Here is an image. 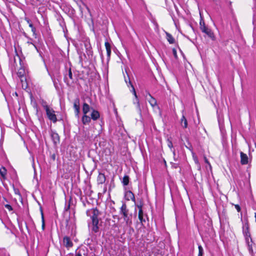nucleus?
I'll return each mask as SVG.
<instances>
[{"instance_id": "nucleus-1", "label": "nucleus", "mask_w": 256, "mask_h": 256, "mask_svg": "<svg viewBox=\"0 0 256 256\" xmlns=\"http://www.w3.org/2000/svg\"><path fill=\"white\" fill-rule=\"evenodd\" d=\"M86 214L88 216H90L91 218L92 231L94 232H98L99 230L98 226L99 222L98 216L100 215L99 211L96 208H92L87 210Z\"/></svg>"}, {"instance_id": "nucleus-2", "label": "nucleus", "mask_w": 256, "mask_h": 256, "mask_svg": "<svg viewBox=\"0 0 256 256\" xmlns=\"http://www.w3.org/2000/svg\"><path fill=\"white\" fill-rule=\"evenodd\" d=\"M120 213L122 214L125 222L124 226L130 227L132 224V214H129V210L125 203H123L120 208Z\"/></svg>"}, {"instance_id": "nucleus-3", "label": "nucleus", "mask_w": 256, "mask_h": 256, "mask_svg": "<svg viewBox=\"0 0 256 256\" xmlns=\"http://www.w3.org/2000/svg\"><path fill=\"white\" fill-rule=\"evenodd\" d=\"M14 61L15 69L16 68H19L17 72V74L18 76L20 78L21 82H22L24 80H25L24 75L26 72L24 66L22 64V60L18 54H16L14 58Z\"/></svg>"}, {"instance_id": "nucleus-4", "label": "nucleus", "mask_w": 256, "mask_h": 256, "mask_svg": "<svg viewBox=\"0 0 256 256\" xmlns=\"http://www.w3.org/2000/svg\"><path fill=\"white\" fill-rule=\"evenodd\" d=\"M42 106L46 112V114L48 118L54 123H56L58 120L55 114V111L46 104H42Z\"/></svg>"}, {"instance_id": "nucleus-5", "label": "nucleus", "mask_w": 256, "mask_h": 256, "mask_svg": "<svg viewBox=\"0 0 256 256\" xmlns=\"http://www.w3.org/2000/svg\"><path fill=\"white\" fill-rule=\"evenodd\" d=\"M243 234L245 237L246 240L248 243L250 248L252 249V247L250 248V244H249V239L252 241V238L250 237V234L249 232V226L248 224L247 223H246L243 226Z\"/></svg>"}, {"instance_id": "nucleus-6", "label": "nucleus", "mask_w": 256, "mask_h": 256, "mask_svg": "<svg viewBox=\"0 0 256 256\" xmlns=\"http://www.w3.org/2000/svg\"><path fill=\"white\" fill-rule=\"evenodd\" d=\"M130 84L132 86V92H133V94H134V96H135V99L134 100V102H134V104H136V108L138 110V111L139 114L141 116L142 115V110H141V108H140L139 100L138 99V96H137L136 94V90H134V87L132 84L130 82Z\"/></svg>"}, {"instance_id": "nucleus-7", "label": "nucleus", "mask_w": 256, "mask_h": 256, "mask_svg": "<svg viewBox=\"0 0 256 256\" xmlns=\"http://www.w3.org/2000/svg\"><path fill=\"white\" fill-rule=\"evenodd\" d=\"M202 32L204 34H206L208 37L211 38H214V34L212 32V30L206 26H203L200 28Z\"/></svg>"}, {"instance_id": "nucleus-8", "label": "nucleus", "mask_w": 256, "mask_h": 256, "mask_svg": "<svg viewBox=\"0 0 256 256\" xmlns=\"http://www.w3.org/2000/svg\"><path fill=\"white\" fill-rule=\"evenodd\" d=\"M240 163L242 165H246L248 163V158L246 154L241 152H240Z\"/></svg>"}, {"instance_id": "nucleus-9", "label": "nucleus", "mask_w": 256, "mask_h": 256, "mask_svg": "<svg viewBox=\"0 0 256 256\" xmlns=\"http://www.w3.org/2000/svg\"><path fill=\"white\" fill-rule=\"evenodd\" d=\"M65 80H66V82L67 84H69L70 83L72 82L74 80L71 68H70L68 69V76H65Z\"/></svg>"}, {"instance_id": "nucleus-10", "label": "nucleus", "mask_w": 256, "mask_h": 256, "mask_svg": "<svg viewBox=\"0 0 256 256\" xmlns=\"http://www.w3.org/2000/svg\"><path fill=\"white\" fill-rule=\"evenodd\" d=\"M79 102L80 100L79 98H76L74 102V112L76 115L78 116V114L80 112V106H79Z\"/></svg>"}, {"instance_id": "nucleus-11", "label": "nucleus", "mask_w": 256, "mask_h": 256, "mask_svg": "<svg viewBox=\"0 0 256 256\" xmlns=\"http://www.w3.org/2000/svg\"><path fill=\"white\" fill-rule=\"evenodd\" d=\"M150 98L148 100L149 103L150 104V106L154 108H157L158 109H159V107L158 106L157 104V102L156 100L152 97L150 94H148Z\"/></svg>"}, {"instance_id": "nucleus-12", "label": "nucleus", "mask_w": 256, "mask_h": 256, "mask_svg": "<svg viewBox=\"0 0 256 256\" xmlns=\"http://www.w3.org/2000/svg\"><path fill=\"white\" fill-rule=\"evenodd\" d=\"M125 196L126 198V200H132L133 202H135L136 200L134 195L130 190H128L126 192Z\"/></svg>"}, {"instance_id": "nucleus-13", "label": "nucleus", "mask_w": 256, "mask_h": 256, "mask_svg": "<svg viewBox=\"0 0 256 256\" xmlns=\"http://www.w3.org/2000/svg\"><path fill=\"white\" fill-rule=\"evenodd\" d=\"M64 244L66 248H70L72 246V242L70 238L65 236L63 240Z\"/></svg>"}, {"instance_id": "nucleus-14", "label": "nucleus", "mask_w": 256, "mask_h": 256, "mask_svg": "<svg viewBox=\"0 0 256 256\" xmlns=\"http://www.w3.org/2000/svg\"><path fill=\"white\" fill-rule=\"evenodd\" d=\"M100 116L99 112L98 110H93L90 114L91 118L94 120H96L100 118Z\"/></svg>"}, {"instance_id": "nucleus-15", "label": "nucleus", "mask_w": 256, "mask_h": 256, "mask_svg": "<svg viewBox=\"0 0 256 256\" xmlns=\"http://www.w3.org/2000/svg\"><path fill=\"white\" fill-rule=\"evenodd\" d=\"M91 119V118L87 116L86 114H84L82 118V121L84 124H90Z\"/></svg>"}, {"instance_id": "nucleus-16", "label": "nucleus", "mask_w": 256, "mask_h": 256, "mask_svg": "<svg viewBox=\"0 0 256 256\" xmlns=\"http://www.w3.org/2000/svg\"><path fill=\"white\" fill-rule=\"evenodd\" d=\"M52 138L55 144L59 142L60 137L58 134L56 132H52L51 134Z\"/></svg>"}, {"instance_id": "nucleus-17", "label": "nucleus", "mask_w": 256, "mask_h": 256, "mask_svg": "<svg viewBox=\"0 0 256 256\" xmlns=\"http://www.w3.org/2000/svg\"><path fill=\"white\" fill-rule=\"evenodd\" d=\"M180 124L184 128H186L188 126V122L184 114L180 119Z\"/></svg>"}, {"instance_id": "nucleus-18", "label": "nucleus", "mask_w": 256, "mask_h": 256, "mask_svg": "<svg viewBox=\"0 0 256 256\" xmlns=\"http://www.w3.org/2000/svg\"><path fill=\"white\" fill-rule=\"evenodd\" d=\"M98 181L99 184H102L106 181V177L104 174H100L98 177Z\"/></svg>"}, {"instance_id": "nucleus-19", "label": "nucleus", "mask_w": 256, "mask_h": 256, "mask_svg": "<svg viewBox=\"0 0 256 256\" xmlns=\"http://www.w3.org/2000/svg\"><path fill=\"white\" fill-rule=\"evenodd\" d=\"M90 110V106L86 103H84L82 106V112L84 114H87Z\"/></svg>"}, {"instance_id": "nucleus-20", "label": "nucleus", "mask_w": 256, "mask_h": 256, "mask_svg": "<svg viewBox=\"0 0 256 256\" xmlns=\"http://www.w3.org/2000/svg\"><path fill=\"white\" fill-rule=\"evenodd\" d=\"M138 218L142 224L146 222L144 218V212L142 210H138Z\"/></svg>"}, {"instance_id": "nucleus-21", "label": "nucleus", "mask_w": 256, "mask_h": 256, "mask_svg": "<svg viewBox=\"0 0 256 256\" xmlns=\"http://www.w3.org/2000/svg\"><path fill=\"white\" fill-rule=\"evenodd\" d=\"M166 39L170 44H174V39L172 36L169 33L166 32Z\"/></svg>"}, {"instance_id": "nucleus-22", "label": "nucleus", "mask_w": 256, "mask_h": 256, "mask_svg": "<svg viewBox=\"0 0 256 256\" xmlns=\"http://www.w3.org/2000/svg\"><path fill=\"white\" fill-rule=\"evenodd\" d=\"M122 183L124 186L128 185L129 183V177L128 176H124Z\"/></svg>"}, {"instance_id": "nucleus-23", "label": "nucleus", "mask_w": 256, "mask_h": 256, "mask_svg": "<svg viewBox=\"0 0 256 256\" xmlns=\"http://www.w3.org/2000/svg\"><path fill=\"white\" fill-rule=\"evenodd\" d=\"M6 174V170L5 168L2 167V168L0 169V174L3 178L4 177Z\"/></svg>"}, {"instance_id": "nucleus-24", "label": "nucleus", "mask_w": 256, "mask_h": 256, "mask_svg": "<svg viewBox=\"0 0 256 256\" xmlns=\"http://www.w3.org/2000/svg\"><path fill=\"white\" fill-rule=\"evenodd\" d=\"M198 256H202V254H204V250L202 247L200 246H198Z\"/></svg>"}, {"instance_id": "nucleus-25", "label": "nucleus", "mask_w": 256, "mask_h": 256, "mask_svg": "<svg viewBox=\"0 0 256 256\" xmlns=\"http://www.w3.org/2000/svg\"><path fill=\"white\" fill-rule=\"evenodd\" d=\"M42 229L44 230L45 227L44 220V217L43 212H42Z\"/></svg>"}, {"instance_id": "nucleus-26", "label": "nucleus", "mask_w": 256, "mask_h": 256, "mask_svg": "<svg viewBox=\"0 0 256 256\" xmlns=\"http://www.w3.org/2000/svg\"><path fill=\"white\" fill-rule=\"evenodd\" d=\"M200 29L203 27V26H206V25L205 24V23L204 22V20H202V19H201L200 20Z\"/></svg>"}, {"instance_id": "nucleus-27", "label": "nucleus", "mask_w": 256, "mask_h": 256, "mask_svg": "<svg viewBox=\"0 0 256 256\" xmlns=\"http://www.w3.org/2000/svg\"><path fill=\"white\" fill-rule=\"evenodd\" d=\"M4 206L5 208L8 209L9 211H12V206L8 204H4Z\"/></svg>"}, {"instance_id": "nucleus-28", "label": "nucleus", "mask_w": 256, "mask_h": 256, "mask_svg": "<svg viewBox=\"0 0 256 256\" xmlns=\"http://www.w3.org/2000/svg\"><path fill=\"white\" fill-rule=\"evenodd\" d=\"M104 45H105V46H106V50H108V49H110V44L108 42H105V44H104Z\"/></svg>"}, {"instance_id": "nucleus-29", "label": "nucleus", "mask_w": 256, "mask_h": 256, "mask_svg": "<svg viewBox=\"0 0 256 256\" xmlns=\"http://www.w3.org/2000/svg\"><path fill=\"white\" fill-rule=\"evenodd\" d=\"M168 145L170 148L171 150H172V143L171 141L168 140Z\"/></svg>"}, {"instance_id": "nucleus-30", "label": "nucleus", "mask_w": 256, "mask_h": 256, "mask_svg": "<svg viewBox=\"0 0 256 256\" xmlns=\"http://www.w3.org/2000/svg\"><path fill=\"white\" fill-rule=\"evenodd\" d=\"M235 208H236V210H237V211L238 212H240V207L239 205L238 204H236L235 205Z\"/></svg>"}, {"instance_id": "nucleus-31", "label": "nucleus", "mask_w": 256, "mask_h": 256, "mask_svg": "<svg viewBox=\"0 0 256 256\" xmlns=\"http://www.w3.org/2000/svg\"><path fill=\"white\" fill-rule=\"evenodd\" d=\"M106 54L108 57H110L111 54V48L106 50Z\"/></svg>"}, {"instance_id": "nucleus-32", "label": "nucleus", "mask_w": 256, "mask_h": 256, "mask_svg": "<svg viewBox=\"0 0 256 256\" xmlns=\"http://www.w3.org/2000/svg\"><path fill=\"white\" fill-rule=\"evenodd\" d=\"M32 31L33 33V35L36 36V29L35 28H32Z\"/></svg>"}, {"instance_id": "nucleus-33", "label": "nucleus", "mask_w": 256, "mask_h": 256, "mask_svg": "<svg viewBox=\"0 0 256 256\" xmlns=\"http://www.w3.org/2000/svg\"><path fill=\"white\" fill-rule=\"evenodd\" d=\"M172 52H173V54H174V57L176 58L177 57L176 51V50L174 48L172 50Z\"/></svg>"}, {"instance_id": "nucleus-34", "label": "nucleus", "mask_w": 256, "mask_h": 256, "mask_svg": "<svg viewBox=\"0 0 256 256\" xmlns=\"http://www.w3.org/2000/svg\"><path fill=\"white\" fill-rule=\"evenodd\" d=\"M25 20L26 21L28 24L29 25H30V24H32L31 21H30V20L29 18H25Z\"/></svg>"}, {"instance_id": "nucleus-35", "label": "nucleus", "mask_w": 256, "mask_h": 256, "mask_svg": "<svg viewBox=\"0 0 256 256\" xmlns=\"http://www.w3.org/2000/svg\"><path fill=\"white\" fill-rule=\"evenodd\" d=\"M137 207L138 208V210H142V204L137 205Z\"/></svg>"}, {"instance_id": "nucleus-36", "label": "nucleus", "mask_w": 256, "mask_h": 256, "mask_svg": "<svg viewBox=\"0 0 256 256\" xmlns=\"http://www.w3.org/2000/svg\"><path fill=\"white\" fill-rule=\"evenodd\" d=\"M75 256H82V254L80 252H76Z\"/></svg>"}, {"instance_id": "nucleus-37", "label": "nucleus", "mask_w": 256, "mask_h": 256, "mask_svg": "<svg viewBox=\"0 0 256 256\" xmlns=\"http://www.w3.org/2000/svg\"><path fill=\"white\" fill-rule=\"evenodd\" d=\"M172 153H173V154H174V160H176V158H175V156H176V153H175V150H172Z\"/></svg>"}, {"instance_id": "nucleus-38", "label": "nucleus", "mask_w": 256, "mask_h": 256, "mask_svg": "<svg viewBox=\"0 0 256 256\" xmlns=\"http://www.w3.org/2000/svg\"><path fill=\"white\" fill-rule=\"evenodd\" d=\"M29 26L31 28H34L32 23L30 24Z\"/></svg>"}, {"instance_id": "nucleus-39", "label": "nucleus", "mask_w": 256, "mask_h": 256, "mask_svg": "<svg viewBox=\"0 0 256 256\" xmlns=\"http://www.w3.org/2000/svg\"><path fill=\"white\" fill-rule=\"evenodd\" d=\"M55 158H56V156H55V154H53L52 156V158L54 160H55Z\"/></svg>"}, {"instance_id": "nucleus-40", "label": "nucleus", "mask_w": 256, "mask_h": 256, "mask_svg": "<svg viewBox=\"0 0 256 256\" xmlns=\"http://www.w3.org/2000/svg\"><path fill=\"white\" fill-rule=\"evenodd\" d=\"M254 217H255V218H256V213L254 214Z\"/></svg>"}, {"instance_id": "nucleus-41", "label": "nucleus", "mask_w": 256, "mask_h": 256, "mask_svg": "<svg viewBox=\"0 0 256 256\" xmlns=\"http://www.w3.org/2000/svg\"><path fill=\"white\" fill-rule=\"evenodd\" d=\"M174 168H177V166H176V165H175V166H174Z\"/></svg>"}]
</instances>
